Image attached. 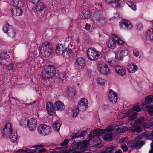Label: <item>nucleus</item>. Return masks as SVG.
<instances>
[{
    "mask_svg": "<svg viewBox=\"0 0 153 153\" xmlns=\"http://www.w3.org/2000/svg\"><path fill=\"white\" fill-rule=\"evenodd\" d=\"M40 50L42 56L44 57L50 56L53 51L52 45L48 42L44 43L40 48Z\"/></svg>",
    "mask_w": 153,
    "mask_h": 153,
    "instance_id": "obj_6",
    "label": "nucleus"
},
{
    "mask_svg": "<svg viewBox=\"0 0 153 153\" xmlns=\"http://www.w3.org/2000/svg\"><path fill=\"white\" fill-rule=\"evenodd\" d=\"M65 106L61 101H57L54 103L55 110L58 111H62L65 108Z\"/></svg>",
    "mask_w": 153,
    "mask_h": 153,
    "instance_id": "obj_20",
    "label": "nucleus"
},
{
    "mask_svg": "<svg viewBox=\"0 0 153 153\" xmlns=\"http://www.w3.org/2000/svg\"><path fill=\"white\" fill-rule=\"evenodd\" d=\"M77 133H74L72 135H71V137L72 138V139H75L76 138H77V137L78 136H79V135H77Z\"/></svg>",
    "mask_w": 153,
    "mask_h": 153,
    "instance_id": "obj_57",
    "label": "nucleus"
},
{
    "mask_svg": "<svg viewBox=\"0 0 153 153\" xmlns=\"http://www.w3.org/2000/svg\"><path fill=\"white\" fill-rule=\"evenodd\" d=\"M11 12L12 15L15 16H20L23 13L22 10L21 9L17 7L12 8Z\"/></svg>",
    "mask_w": 153,
    "mask_h": 153,
    "instance_id": "obj_21",
    "label": "nucleus"
},
{
    "mask_svg": "<svg viewBox=\"0 0 153 153\" xmlns=\"http://www.w3.org/2000/svg\"><path fill=\"white\" fill-rule=\"evenodd\" d=\"M11 142L13 143H17V132L13 131L8 135Z\"/></svg>",
    "mask_w": 153,
    "mask_h": 153,
    "instance_id": "obj_28",
    "label": "nucleus"
},
{
    "mask_svg": "<svg viewBox=\"0 0 153 153\" xmlns=\"http://www.w3.org/2000/svg\"><path fill=\"white\" fill-rule=\"evenodd\" d=\"M146 40L151 42H153V29H149L145 34Z\"/></svg>",
    "mask_w": 153,
    "mask_h": 153,
    "instance_id": "obj_24",
    "label": "nucleus"
},
{
    "mask_svg": "<svg viewBox=\"0 0 153 153\" xmlns=\"http://www.w3.org/2000/svg\"><path fill=\"white\" fill-rule=\"evenodd\" d=\"M105 1L107 3H112L115 2H118V0H105Z\"/></svg>",
    "mask_w": 153,
    "mask_h": 153,
    "instance_id": "obj_52",
    "label": "nucleus"
},
{
    "mask_svg": "<svg viewBox=\"0 0 153 153\" xmlns=\"http://www.w3.org/2000/svg\"><path fill=\"white\" fill-rule=\"evenodd\" d=\"M91 15V13L89 10H83V11L82 17L85 19L90 18Z\"/></svg>",
    "mask_w": 153,
    "mask_h": 153,
    "instance_id": "obj_37",
    "label": "nucleus"
},
{
    "mask_svg": "<svg viewBox=\"0 0 153 153\" xmlns=\"http://www.w3.org/2000/svg\"><path fill=\"white\" fill-rule=\"evenodd\" d=\"M117 50V57L119 60H123V58L128 54L127 49L125 47L119 48Z\"/></svg>",
    "mask_w": 153,
    "mask_h": 153,
    "instance_id": "obj_11",
    "label": "nucleus"
},
{
    "mask_svg": "<svg viewBox=\"0 0 153 153\" xmlns=\"http://www.w3.org/2000/svg\"><path fill=\"white\" fill-rule=\"evenodd\" d=\"M141 108L139 106L135 105L134 106L133 109H130L126 111V112L123 113H121L120 116L121 118H124L127 116L128 117L129 121L132 122L136 118L137 113L135 112H139L141 111Z\"/></svg>",
    "mask_w": 153,
    "mask_h": 153,
    "instance_id": "obj_5",
    "label": "nucleus"
},
{
    "mask_svg": "<svg viewBox=\"0 0 153 153\" xmlns=\"http://www.w3.org/2000/svg\"><path fill=\"white\" fill-rule=\"evenodd\" d=\"M19 152H26L27 153H35L37 152V151L36 149H29L28 148H25V149H21Z\"/></svg>",
    "mask_w": 153,
    "mask_h": 153,
    "instance_id": "obj_39",
    "label": "nucleus"
},
{
    "mask_svg": "<svg viewBox=\"0 0 153 153\" xmlns=\"http://www.w3.org/2000/svg\"><path fill=\"white\" fill-rule=\"evenodd\" d=\"M66 52L67 53V54L68 55H70L72 53V50L71 49L69 48H67L66 49Z\"/></svg>",
    "mask_w": 153,
    "mask_h": 153,
    "instance_id": "obj_55",
    "label": "nucleus"
},
{
    "mask_svg": "<svg viewBox=\"0 0 153 153\" xmlns=\"http://www.w3.org/2000/svg\"><path fill=\"white\" fill-rule=\"evenodd\" d=\"M9 56L6 52H4L0 54V65L1 64L3 60L8 59Z\"/></svg>",
    "mask_w": 153,
    "mask_h": 153,
    "instance_id": "obj_31",
    "label": "nucleus"
},
{
    "mask_svg": "<svg viewBox=\"0 0 153 153\" xmlns=\"http://www.w3.org/2000/svg\"><path fill=\"white\" fill-rule=\"evenodd\" d=\"M79 111V110L78 109V108H77L76 107H75L73 110V117H76Z\"/></svg>",
    "mask_w": 153,
    "mask_h": 153,
    "instance_id": "obj_47",
    "label": "nucleus"
},
{
    "mask_svg": "<svg viewBox=\"0 0 153 153\" xmlns=\"http://www.w3.org/2000/svg\"><path fill=\"white\" fill-rule=\"evenodd\" d=\"M127 4L133 10H135L136 9V5L134 4V3L131 2H127Z\"/></svg>",
    "mask_w": 153,
    "mask_h": 153,
    "instance_id": "obj_48",
    "label": "nucleus"
},
{
    "mask_svg": "<svg viewBox=\"0 0 153 153\" xmlns=\"http://www.w3.org/2000/svg\"><path fill=\"white\" fill-rule=\"evenodd\" d=\"M40 0H31V2L34 4H38Z\"/></svg>",
    "mask_w": 153,
    "mask_h": 153,
    "instance_id": "obj_59",
    "label": "nucleus"
},
{
    "mask_svg": "<svg viewBox=\"0 0 153 153\" xmlns=\"http://www.w3.org/2000/svg\"><path fill=\"white\" fill-rule=\"evenodd\" d=\"M103 108L105 110H106L109 109V107L107 105H104L103 106Z\"/></svg>",
    "mask_w": 153,
    "mask_h": 153,
    "instance_id": "obj_61",
    "label": "nucleus"
},
{
    "mask_svg": "<svg viewBox=\"0 0 153 153\" xmlns=\"http://www.w3.org/2000/svg\"><path fill=\"white\" fill-rule=\"evenodd\" d=\"M88 143V141H84L79 143L74 142L71 146L74 151L72 153H89L87 152Z\"/></svg>",
    "mask_w": 153,
    "mask_h": 153,
    "instance_id": "obj_3",
    "label": "nucleus"
},
{
    "mask_svg": "<svg viewBox=\"0 0 153 153\" xmlns=\"http://www.w3.org/2000/svg\"><path fill=\"white\" fill-rule=\"evenodd\" d=\"M88 108L87 107L85 106V105H81V104L78 103V106L76 107L79 110V111H83L86 110V108Z\"/></svg>",
    "mask_w": 153,
    "mask_h": 153,
    "instance_id": "obj_41",
    "label": "nucleus"
},
{
    "mask_svg": "<svg viewBox=\"0 0 153 153\" xmlns=\"http://www.w3.org/2000/svg\"><path fill=\"white\" fill-rule=\"evenodd\" d=\"M69 141L68 139H65L64 141L62 143L61 145L62 146H66L69 143Z\"/></svg>",
    "mask_w": 153,
    "mask_h": 153,
    "instance_id": "obj_49",
    "label": "nucleus"
},
{
    "mask_svg": "<svg viewBox=\"0 0 153 153\" xmlns=\"http://www.w3.org/2000/svg\"><path fill=\"white\" fill-rule=\"evenodd\" d=\"M105 81V80L102 79L101 78H98L97 79V83L101 86L104 85Z\"/></svg>",
    "mask_w": 153,
    "mask_h": 153,
    "instance_id": "obj_42",
    "label": "nucleus"
},
{
    "mask_svg": "<svg viewBox=\"0 0 153 153\" xmlns=\"http://www.w3.org/2000/svg\"><path fill=\"white\" fill-rule=\"evenodd\" d=\"M45 8V4L43 3L40 2L37 4L36 6V9L37 12L39 13L42 11Z\"/></svg>",
    "mask_w": 153,
    "mask_h": 153,
    "instance_id": "obj_29",
    "label": "nucleus"
},
{
    "mask_svg": "<svg viewBox=\"0 0 153 153\" xmlns=\"http://www.w3.org/2000/svg\"><path fill=\"white\" fill-rule=\"evenodd\" d=\"M37 126L36 120L34 118H31L27 121V126L30 131H34L36 129Z\"/></svg>",
    "mask_w": 153,
    "mask_h": 153,
    "instance_id": "obj_12",
    "label": "nucleus"
},
{
    "mask_svg": "<svg viewBox=\"0 0 153 153\" xmlns=\"http://www.w3.org/2000/svg\"><path fill=\"white\" fill-rule=\"evenodd\" d=\"M143 126L146 128H149L148 123H143Z\"/></svg>",
    "mask_w": 153,
    "mask_h": 153,
    "instance_id": "obj_63",
    "label": "nucleus"
},
{
    "mask_svg": "<svg viewBox=\"0 0 153 153\" xmlns=\"http://www.w3.org/2000/svg\"><path fill=\"white\" fill-rule=\"evenodd\" d=\"M87 54L88 59L90 60H95L97 59L100 53L95 49L90 48L88 50Z\"/></svg>",
    "mask_w": 153,
    "mask_h": 153,
    "instance_id": "obj_9",
    "label": "nucleus"
},
{
    "mask_svg": "<svg viewBox=\"0 0 153 153\" xmlns=\"http://www.w3.org/2000/svg\"><path fill=\"white\" fill-rule=\"evenodd\" d=\"M86 135V132L84 131H82L80 134H79V136L77 137V138H79L80 137H83Z\"/></svg>",
    "mask_w": 153,
    "mask_h": 153,
    "instance_id": "obj_53",
    "label": "nucleus"
},
{
    "mask_svg": "<svg viewBox=\"0 0 153 153\" xmlns=\"http://www.w3.org/2000/svg\"><path fill=\"white\" fill-rule=\"evenodd\" d=\"M16 65L13 63H10L6 65L7 68L9 70H11L14 68V70H16Z\"/></svg>",
    "mask_w": 153,
    "mask_h": 153,
    "instance_id": "obj_43",
    "label": "nucleus"
},
{
    "mask_svg": "<svg viewBox=\"0 0 153 153\" xmlns=\"http://www.w3.org/2000/svg\"><path fill=\"white\" fill-rule=\"evenodd\" d=\"M65 48V46L62 44H58L56 46V51L57 55H59L64 53Z\"/></svg>",
    "mask_w": 153,
    "mask_h": 153,
    "instance_id": "obj_22",
    "label": "nucleus"
},
{
    "mask_svg": "<svg viewBox=\"0 0 153 153\" xmlns=\"http://www.w3.org/2000/svg\"><path fill=\"white\" fill-rule=\"evenodd\" d=\"M115 147L114 146H111L105 150H103L101 153H112V151L115 150Z\"/></svg>",
    "mask_w": 153,
    "mask_h": 153,
    "instance_id": "obj_38",
    "label": "nucleus"
},
{
    "mask_svg": "<svg viewBox=\"0 0 153 153\" xmlns=\"http://www.w3.org/2000/svg\"><path fill=\"white\" fill-rule=\"evenodd\" d=\"M78 103L83 105H85L87 107L88 106V101L85 98H83L81 99L80 101Z\"/></svg>",
    "mask_w": 153,
    "mask_h": 153,
    "instance_id": "obj_40",
    "label": "nucleus"
},
{
    "mask_svg": "<svg viewBox=\"0 0 153 153\" xmlns=\"http://www.w3.org/2000/svg\"><path fill=\"white\" fill-rule=\"evenodd\" d=\"M85 65V61L82 57H79L76 59L75 63V67L78 69H82Z\"/></svg>",
    "mask_w": 153,
    "mask_h": 153,
    "instance_id": "obj_14",
    "label": "nucleus"
},
{
    "mask_svg": "<svg viewBox=\"0 0 153 153\" xmlns=\"http://www.w3.org/2000/svg\"><path fill=\"white\" fill-rule=\"evenodd\" d=\"M137 66L132 62L129 63L128 64L127 69L128 71L130 73H134L137 70Z\"/></svg>",
    "mask_w": 153,
    "mask_h": 153,
    "instance_id": "obj_19",
    "label": "nucleus"
},
{
    "mask_svg": "<svg viewBox=\"0 0 153 153\" xmlns=\"http://www.w3.org/2000/svg\"><path fill=\"white\" fill-rule=\"evenodd\" d=\"M145 101L146 103H150L153 100V96L152 95L148 96L145 99Z\"/></svg>",
    "mask_w": 153,
    "mask_h": 153,
    "instance_id": "obj_44",
    "label": "nucleus"
},
{
    "mask_svg": "<svg viewBox=\"0 0 153 153\" xmlns=\"http://www.w3.org/2000/svg\"><path fill=\"white\" fill-rule=\"evenodd\" d=\"M112 37L117 43L122 45L124 43V41L122 40L119 36L117 34H113L112 35Z\"/></svg>",
    "mask_w": 153,
    "mask_h": 153,
    "instance_id": "obj_25",
    "label": "nucleus"
},
{
    "mask_svg": "<svg viewBox=\"0 0 153 153\" xmlns=\"http://www.w3.org/2000/svg\"><path fill=\"white\" fill-rule=\"evenodd\" d=\"M13 131L12 130L11 123L9 122H8L6 123L4 128L3 129L2 133L4 137H6Z\"/></svg>",
    "mask_w": 153,
    "mask_h": 153,
    "instance_id": "obj_15",
    "label": "nucleus"
},
{
    "mask_svg": "<svg viewBox=\"0 0 153 153\" xmlns=\"http://www.w3.org/2000/svg\"><path fill=\"white\" fill-rule=\"evenodd\" d=\"M46 107L48 112L50 115H52L53 114L54 107L53 103L49 102L46 103Z\"/></svg>",
    "mask_w": 153,
    "mask_h": 153,
    "instance_id": "obj_23",
    "label": "nucleus"
},
{
    "mask_svg": "<svg viewBox=\"0 0 153 153\" xmlns=\"http://www.w3.org/2000/svg\"><path fill=\"white\" fill-rule=\"evenodd\" d=\"M108 97L109 100L112 103H115L117 102V94L112 89L109 90Z\"/></svg>",
    "mask_w": 153,
    "mask_h": 153,
    "instance_id": "obj_16",
    "label": "nucleus"
},
{
    "mask_svg": "<svg viewBox=\"0 0 153 153\" xmlns=\"http://www.w3.org/2000/svg\"><path fill=\"white\" fill-rule=\"evenodd\" d=\"M114 129L110 126H108L105 129H97L91 131L89 134V137L88 144L91 142L94 146L99 147L101 143V140L98 137L101 134L105 133V132L111 131Z\"/></svg>",
    "mask_w": 153,
    "mask_h": 153,
    "instance_id": "obj_1",
    "label": "nucleus"
},
{
    "mask_svg": "<svg viewBox=\"0 0 153 153\" xmlns=\"http://www.w3.org/2000/svg\"><path fill=\"white\" fill-rule=\"evenodd\" d=\"M10 27V25L8 24L7 22H6L5 26H4L3 29H9Z\"/></svg>",
    "mask_w": 153,
    "mask_h": 153,
    "instance_id": "obj_58",
    "label": "nucleus"
},
{
    "mask_svg": "<svg viewBox=\"0 0 153 153\" xmlns=\"http://www.w3.org/2000/svg\"><path fill=\"white\" fill-rule=\"evenodd\" d=\"M98 68L99 72L104 75H108L111 71L108 66L104 63H100L98 65Z\"/></svg>",
    "mask_w": 153,
    "mask_h": 153,
    "instance_id": "obj_10",
    "label": "nucleus"
},
{
    "mask_svg": "<svg viewBox=\"0 0 153 153\" xmlns=\"http://www.w3.org/2000/svg\"><path fill=\"white\" fill-rule=\"evenodd\" d=\"M143 107L145 108H148L149 112L151 115H153V106L150 107L146 105L145 104H143ZM151 136H152L153 138V130L151 133Z\"/></svg>",
    "mask_w": 153,
    "mask_h": 153,
    "instance_id": "obj_33",
    "label": "nucleus"
},
{
    "mask_svg": "<svg viewBox=\"0 0 153 153\" xmlns=\"http://www.w3.org/2000/svg\"><path fill=\"white\" fill-rule=\"evenodd\" d=\"M120 144H127L128 146L132 148L138 149L140 148L145 144V142L143 141L139 140V139L136 138L135 140L128 141V138L127 137L122 138L119 140Z\"/></svg>",
    "mask_w": 153,
    "mask_h": 153,
    "instance_id": "obj_4",
    "label": "nucleus"
},
{
    "mask_svg": "<svg viewBox=\"0 0 153 153\" xmlns=\"http://www.w3.org/2000/svg\"><path fill=\"white\" fill-rule=\"evenodd\" d=\"M120 23L122 26L123 27L124 26L125 27L130 29L133 27V25L130 22L127 20L122 19L120 22Z\"/></svg>",
    "mask_w": 153,
    "mask_h": 153,
    "instance_id": "obj_18",
    "label": "nucleus"
},
{
    "mask_svg": "<svg viewBox=\"0 0 153 153\" xmlns=\"http://www.w3.org/2000/svg\"><path fill=\"white\" fill-rule=\"evenodd\" d=\"M14 5L17 7H23L25 4V0H13Z\"/></svg>",
    "mask_w": 153,
    "mask_h": 153,
    "instance_id": "obj_27",
    "label": "nucleus"
},
{
    "mask_svg": "<svg viewBox=\"0 0 153 153\" xmlns=\"http://www.w3.org/2000/svg\"><path fill=\"white\" fill-rule=\"evenodd\" d=\"M121 148L123 151L124 152H127L128 149L127 146L125 144L122 145Z\"/></svg>",
    "mask_w": 153,
    "mask_h": 153,
    "instance_id": "obj_51",
    "label": "nucleus"
},
{
    "mask_svg": "<svg viewBox=\"0 0 153 153\" xmlns=\"http://www.w3.org/2000/svg\"><path fill=\"white\" fill-rule=\"evenodd\" d=\"M38 132L40 134L46 136L50 134L51 130V127L45 124H41L38 127Z\"/></svg>",
    "mask_w": 153,
    "mask_h": 153,
    "instance_id": "obj_8",
    "label": "nucleus"
},
{
    "mask_svg": "<svg viewBox=\"0 0 153 153\" xmlns=\"http://www.w3.org/2000/svg\"><path fill=\"white\" fill-rule=\"evenodd\" d=\"M142 130L141 128L136 125L134 126L133 127H130L129 128V130L131 132H140Z\"/></svg>",
    "mask_w": 153,
    "mask_h": 153,
    "instance_id": "obj_32",
    "label": "nucleus"
},
{
    "mask_svg": "<svg viewBox=\"0 0 153 153\" xmlns=\"http://www.w3.org/2000/svg\"><path fill=\"white\" fill-rule=\"evenodd\" d=\"M116 72L118 75L123 76L125 75L126 71L125 68L123 66L117 65L115 68Z\"/></svg>",
    "mask_w": 153,
    "mask_h": 153,
    "instance_id": "obj_17",
    "label": "nucleus"
},
{
    "mask_svg": "<svg viewBox=\"0 0 153 153\" xmlns=\"http://www.w3.org/2000/svg\"><path fill=\"white\" fill-rule=\"evenodd\" d=\"M3 30L8 36L12 38L16 34V31L14 29H3Z\"/></svg>",
    "mask_w": 153,
    "mask_h": 153,
    "instance_id": "obj_26",
    "label": "nucleus"
},
{
    "mask_svg": "<svg viewBox=\"0 0 153 153\" xmlns=\"http://www.w3.org/2000/svg\"><path fill=\"white\" fill-rule=\"evenodd\" d=\"M137 27L138 29H140L143 27V25L142 23L140 22H137Z\"/></svg>",
    "mask_w": 153,
    "mask_h": 153,
    "instance_id": "obj_54",
    "label": "nucleus"
},
{
    "mask_svg": "<svg viewBox=\"0 0 153 153\" xmlns=\"http://www.w3.org/2000/svg\"><path fill=\"white\" fill-rule=\"evenodd\" d=\"M67 92L68 94H73L75 95L76 94L75 91L71 88H70L68 89Z\"/></svg>",
    "mask_w": 153,
    "mask_h": 153,
    "instance_id": "obj_46",
    "label": "nucleus"
},
{
    "mask_svg": "<svg viewBox=\"0 0 153 153\" xmlns=\"http://www.w3.org/2000/svg\"><path fill=\"white\" fill-rule=\"evenodd\" d=\"M109 126L113 128L114 129V130L111 131L105 132L106 134H105L103 138L106 141H109L111 140L112 138V133L114 131H117L120 133H123L127 130V128L119 124L118 123H116Z\"/></svg>",
    "mask_w": 153,
    "mask_h": 153,
    "instance_id": "obj_2",
    "label": "nucleus"
},
{
    "mask_svg": "<svg viewBox=\"0 0 153 153\" xmlns=\"http://www.w3.org/2000/svg\"><path fill=\"white\" fill-rule=\"evenodd\" d=\"M133 54L134 56L136 58L138 57L140 54L138 50L136 49H133L132 50Z\"/></svg>",
    "mask_w": 153,
    "mask_h": 153,
    "instance_id": "obj_45",
    "label": "nucleus"
},
{
    "mask_svg": "<svg viewBox=\"0 0 153 153\" xmlns=\"http://www.w3.org/2000/svg\"><path fill=\"white\" fill-rule=\"evenodd\" d=\"M91 27V25L90 24L86 23L85 25V29H89Z\"/></svg>",
    "mask_w": 153,
    "mask_h": 153,
    "instance_id": "obj_62",
    "label": "nucleus"
},
{
    "mask_svg": "<svg viewBox=\"0 0 153 153\" xmlns=\"http://www.w3.org/2000/svg\"><path fill=\"white\" fill-rule=\"evenodd\" d=\"M58 76L61 82L63 81L66 79V74L65 71L61 72L58 75Z\"/></svg>",
    "mask_w": 153,
    "mask_h": 153,
    "instance_id": "obj_35",
    "label": "nucleus"
},
{
    "mask_svg": "<svg viewBox=\"0 0 153 153\" xmlns=\"http://www.w3.org/2000/svg\"><path fill=\"white\" fill-rule=\"evenodd\" d=\"M143 119L144 118L143 117L138 118L135 121V123L136 124L140 123L143 121Z\"/></svg>",
    "mask_w": 153,
    "mask_h": 153,
    "instance_id": "obj_50",
    "label": "nucleus"
},
{
    "mask_svg": "<svg viewBox=\"0 0 153 153\" xmlns=\"http://www.w3.org/2000/svg\"><path fill=\"white\" fill-rule=\"evenodd\" d=\"M94 17L99 22L104 24L105 22V18L102 16V14L100 11H96L94 13Z\"/></svg>",
    "mask_w": 153,
    "mask_h": 153,
    "instance_id": "obj_13",
    "label": "nucleus"
},
{
    "mask_svg": "<svg viewBox=\"0 0 153 153\" xmlns=\"http://www.w3.org/2000/svg\"><path fill=\"white\" fill-rule=\"evenodd\" d=\"M55 73V68L53 65L48 66L42 72V77L44 79L52 78Z\"/></svg>",
    "mask_w": 153,
    "mask_h": 153,
    "instance_id": "obj_7",
    "label": "nucleus"
},
{
    "mask_svg": "<svg viewBox=\"0 0 153 153\" xmlns=\"http://www.w3.org/2000/svg\"><path fill=\"white\" fill-rule=\"evenodd\" d=\"M46 149H45L43 148L42 149L39 150L38 151V152L39 153L44 152L46 151Z\"/></svg>",
    "mask_w": 153,
    "mask_h": 153,
    "instance_id": "obj_60",
    "label": "nucleus"
},
{
    "mask_svg": "<svg viewBox=\"0 0 153 153\" xmlns=\"http://www.w3.org/2000/svg\"><path fill=\"white\" fill-rule=\"evenodd\" d=\"M56 2V1H55V0L52 1H51L52 5V6L54 5Z\"/></svg>",
    "mask_w": 153,
    "mask_h": 153,
    "instance_id": "obj_64",
    "label": "nucleus"
},
{
    "mask_svg": "<svg viewBox=\"0 0 153 153\" xmlns=\"http://www.w3.org/2000/svg\"><path fill=\"white\" fill-rule=\"evenodd\" d=\"M117 59L115 58H110L108 59V62L111 66L113 67L117 63Z\"/></svg>",
    "mask_w": 153,
    "mask_h": 153,
    "instance_id": "obj_34",
    "label": "nucleus"
},
{
    "mask_svg": "<svg viewBox=\"0 0 153 153\" xmlns=\"http://www.w3.org/2000/svg\"><path fill=\"white\" fill-rule=\"evenodd\" d=\"M108 46L111 49H114L116 47V44L113 39H109L108 41Z\"/></svg>",
    "mask_w": 153,
    "mask_h": 153,
    "instance_id": "obj_36",
    "label": "nucleus"
},
{
    "mask_svg": "<svg viewBox=\"0 0 153 153\" xmlns=\"http://www.w3.org/2000/svg\"><path fill=\"white\" fill-rule=\"evenodd\" d=\"M61 124L58 120L55 121L52 125V127L54 131H58L60 129Z\"/></svg>",
    "mask_w": 153,
    "mask_h": 153,
    "instance_id": "obj_30",
    "label": "nucleus"
},
{
    "mask_svg": "<svg viewBox=\"0 0 153 153\" xmlns=\"http://www.w3.org/2000/svg\"><path fill=\"white\" fill-rule=\"evenodd\" d=\"M27 122V121L26 120H22L20 122V124L21 125H24L25 124H26Z\"/></svg>",
    "mask_w": 153,
    "mask_h": 153,
    "instance_id": "obj_56",
    "label": "nucleus"
}]
</instances>
